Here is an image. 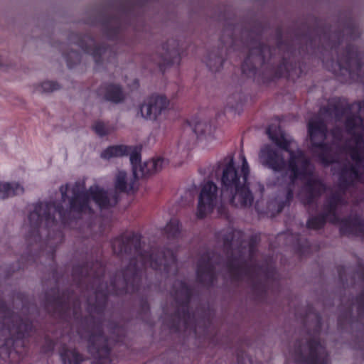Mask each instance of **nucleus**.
<instances>
[{"mask_svg":"<svg viewBox=\"0 0 364 364\" xmlns=\"http://www.w3.org/2000/svg\"><path fill=\"white\" fill-rule=\"evenodd\" d=\"M343 110L336 102H329L321 107L318 114L309 120L308 133L312 144V151L324 166L332 164L333 174L338 175V191H332L323 203L320 215L311 217L307 228L318 230L326 222L340 225L343 235L354 234L364 236V220L359 218H350L340 220L338 215L347 204L344 192L355 181L364 183V125L360 116H348L345 122L346 134L349 137L343 139V131L333 128L330 133L332 143L324 141L327 138L326 122L334 117L339 119Z\"/></svg>","mask_w":364,"mask_h":364,"instance_id":"1","label":"nucleus"},{"mask_svg":"<svg viewBox=\"0 0 364 364\" xmlns=\"http://www.w3.org/2000/svg\"><path fill=\"white\" fill-rule=\"evenodd\" d=\"M215 254L207 252L202 255L198 262L197 277L200 282L210 285L215 279L214 258Z\"/></svg>","mask_w":364,"mask_h":364,"instance_id":"15","label":"nucleus"},{"mask_svg":"<svg viewBox=\"0 0 364 364\" xmlns=\"http://www.w3.org/2000/svg\"><path fill=\"white\" fill-rule=\"evenodd\" d=\"M105 48H106L107 50L105 53H102L101 60H100V62L99 63H100L102 62V57L103 55H105L107 52L110 53V50H108V48L107 47H105Z\"/></svg>","mask_w":364,"mask_h":364,"instance_id":"41","label":"nucleus"},{"mask_svg":"<svg viewBox=\"0 0 364 364\" xmlns=\"http://www.w3.org/2000/svg\"><path fill=\"white\" fill-rule=\"evenodd\" d=\"M326 190V185L316 176H310L301 188L299 197L304 204H310Z\"/></svg>","mask_w":364,"mask_h":364,"instance_id":"14","label":"nucleus"},{"mask_svg":"<svg viewBox=\"0 0 364 364\" xmlns=\"http://www.w3.org/2000/svg\"><path fill=\"white\" fill-rule=\"evenodd\" d=\"M164 311L166 312V314H168V309H164Z\"/></svg>","mask_w":364,"mask_h":364,"instance_id":"44","label":"nucleus"},{"mask_svg":"<svg viewBox=\"0 0 364 364\" xmlns=\"http://www.w3.org/2000/svg\"><path fill=\"white\" fill-rule=\"evenodd\" d=\"M338 272H339V277L342 279H343V274H342L341 269H339Z\"/></svg>","mask_w":364,"mask_h":364,"instance_id":"42","label":"nucleus"},{"mask_svg":"<svg viewBox=\"0 0 364 364\" xmlns=\"http://www.w3.org/2000/svg\"><path fill=\"white\" fill-rule=\"evenodd\" d=\"M130 148L124 145L110 146L105 149L100 154L101 158L109 160L112 158L121 157L128 155Z\"/></svg>","mask_w":364,"mask_h":364,"instance_id":"19","label":"nucleus"},{"mask_svg":"<svg viewBox=\"0 0 364 364\" xmlns=\"http://www.w3.org/2000/svg\"><path fill=\"white\" fill-rule=\"evenodd\" d=\"M112 245L114 253L122 259H129V264L125 269L116 274L109 287L101 282L100 274L104 272V268L98 262L92 264L90 273L84 267H75L73 270L75 277L80 273V270L82 274L85 272L88 276H92L94 285L97 286L94 295L87 299L89 316L81 321L77 329L80 336L87 340L88 350L95 358L92 364H111L108 339L102 335V313L108 294H122L137 289L141 278L139 267L135 260L139 259L141 266L149 264L155 269L161 268L162 265L164 269L169 266L176 268V258L170 250L142 254L140 250L141 237L138 234H124L114 240Z\"/></svg>","mask_w":364,"mask_h":364,"instance_id":"2","label":"nucleus"},{"mask_svg":"<svg viewBox=\"0 0 364 364\" xmlns=\"http://www.w3.org/2000/svg\"><path fill=\"white\" fill-rule=\"evenodd\" d=\"M33 325L21 318L0 299V357H8L14 340L28 337Z\"/></svg>","mask_w":364,"mask_h":364,"instance_id":"8","label":"nucleus"},{"mask_svg":"<svg viewBox=\"0 0 364 364\" xmlns=\"http://www.w3.org/2000/svg\"><path fill=\"white\" fill-rule=\"evenodd\" d=\"M232 31V28L231 26H228V27L225 28L223 31V38H225V35L231 34Z\"/></svg>","mask_w":364,"mask_h":364,"instance_id":"38","label":"nucleus"},{"mask_svg":"<svg viewBox=\"0 0 364 364\" xmlns=\"http://www.w3.org/2000/svg\"><path fill=\"white\" fill-rule=\"evenodd\" d=\"M218 193V186L212 181H207L201 186L197 210L198 218H203L223 201L228 200V195L223 189L220 194Z\"/></svg>","mask_w":364,"mask_h":364,"instance_id":"10","label":"nucleus"},{"mask_svg":"<svg viewBox=\"0 0 364 364\" xmlns=\"http://www.w3.org/2000/svg\"><path fill=\"white\" fill-rule=\"evenodd\" d=\"M355 277H357L360 281V284L364 286V268L360 267L359 272H358ZM358 309L360 313L364 312V291L360 295L357 300Z\"/></svg>","mask_w":364,"mask_h":364,"instance_id":"25","label":"nucleus"},{"mask_svg":"<svg viewBox=\"0 0 364 364\" xmlns=\"http://www.w3.org/2000/svg\"><path fill=\"white\" fill-rule=\"evenodd\" d=\"M68 190V184L63 185L60 187L59 191L61 193V200L63 202H65L68 199L67 192Z\"/></svg>","mask_w":364,"mask_h":364,"instance_id":"37","label":"nucleus"},{"mask_svg":"<svg viewBox=\"0 0 364 364\" xmlns=\"http://www.w3.org/2000/svg\"><path fill=\"white\" fill-rule=\"evenodd\" d=\"M211 127L205 122H198L194 125L193 130L198 135H203L210 132Z\"/></svg>","mask_w":364,"mask_h":364,"instance_id":"31","label":"nucleus"},{"mask_svg":"<svg viewBox=\"0 0 364 364\" xmlns=\"http://www.w3.org/2000/svg\"><path fill=\"white\" fill-rule=\"evenodd\" d=\"M24 188L18 183H9L8 198L23 194Z\"/></svg>","mask_w":364,"mask_h":364,"instance_id":"32","label":"nucleus"},{"mask_svg":"<svg viewBox=\"0 0 364 364\" xmlns=\"http://www.w3.org/2000/svg\"><path fill=\"white\" fill-rule=\"evenodd\" d=\"M98 94L103 100L113 104L122 103L126 99L123 87L117 83L105 82L98 88Z\"/></svg>","mask_w":364,"mask_h":364,"instance_id":"16","label":"nucleus"},{"mask_svg":"<svg viewBox=\"0 0 364 364\" xmlns=\"http://www.w3.org/2000/svg\"><path fill=\"white\" fill-rule=\"evenodd\" d=\"M93 130L100 136H106L113 132L112 127L107 126L103 122L97 121L92 126Z\"/></svg>","mask_w":364,"mask_h":364,"instance_id":"27","label":"nucleus"},{"mask_svg":"<svg viewBox=\"0 0 364 364\" xmlns=\"http://www.w3.org/2000/svg\"><path fill=\"white\" fill-rule=\"evenodd\" d=\"M60 88V86L57 82L44 81L38 87V90L41 93H49Z\"/></svg>","mask_w":364,"mask_h":364,"instance_id":"28","label":"nucleus"},{"mask_svg":"<svg viewBox=\"0 0 364 364\" xmlns=\"http://www.w3.org/2000/svg\"><path fill=\"white\" fill-rule=\"evenodd\" d=\"M237 362L238 364H259L257 362H254L252 358L247 354H242L238 356Z\"/></svg>","mask_w":364,"mask_h":364,"instance_id":"35","label":"nucleus"},{"mask_svg":"<svg viewBox=\"0 0 364 364\" xmlns=\"http://www.w3.org/2000/svg\"><path fill=\"white\" fill-rule=\"evenodd\" d=\"M243 233L239 230H230L218 235V240L223 241L226 251V268L230 277L234 280L245 279L252 282L262 274L268 277L267 269L250 266L245 260L247 248L243 246Z\"/></svg>","mask_w":364,"mask_h":364,"instance_id":"5","label":"nucleus"},{"mask_svg":"<svg viewBox=\"0 0 364 364\" xmlns=\"http://www.w3.org/2000/svg\"><path fill=\"white\" fill-rule=\"evenodd\" d=\"M178 42L176 40L169 39L163 45V49L172 58L178 55Z\"/></svg>","mask_w":364,"mask_h":364,"instance_id":"26","label":"nucleus"},{"mask_svg":"<svg viewBox=\"0 0 364 364\" xmlns=\"http://www.w3.org/2000/svg\"><path fill=\"white\" fill-rule=\"evenodd\" d=\"M79 46L85 52L90 54L97 63L100 62L102 53L107 50L105 46H96L95 40L89 36H84L80 41Z\"/></svg>","mask_w":364,"mask_h":364,"instance_id":"18","label":"nucleus"},{"mask_svg":"<svg viewBox=\"0 0 364 364\" xmlns=\"http://www.w3.org/2000/svg\"><path fill=\"white\" fill-rule=\"evenodd\" d=\"M357 107L360 114H364V102H359L357 105Z\"/></svg>","mask_w":364,"mask_h":364,"instance_id":"39","label":"nucleus"},{"mask_svg":"<svg viewBox=\"0 0 364 364\" xmlns=\"http://www.w3.org/2000/svg\"><path fill=\"white\" fill-rule=\"evenodd\" d=\"M170 107V100L164 95L154 93L146 97L139 106L141 116L150 121H156Z\"/></svg>","mask_w":364,"mask_h":364,"instance_id":"11","label":"nucleus"},{"mask_svg":"<svg viewBox=\"0 0 364 364\" xmlns=\"http://www.w3.org/2000/svg\"><path fill=\"white\" fill-rule=\"evenodd\" d=\"M276 129V126L270 125L267 129L266 132L269 139L279 147L289 152L288 164H287L282 153L269 144L264 145L261 148L258 157L259 161L262 166L274 172L284 171L283 175L285 181L284 191L286 193V199L283 203V206H284L289 204L293 198L297 179L311 175L312 166L309 159L302 151H294L289 149L292 141L287 139L283 132L279 131V134H277Z\"/></svg>","mask_w":364,"mask_h":364,"instance_id":"4","label":"nucleus"},{"mask_svg":"<svg viewBox=\"0 0 364 364\" xmlns=\"http://www.w3.org/2000/svg\"><path fill=\"white\" fill-rule=\"evenodd\" d=\"M338 64L341 70L345 69L350 74L358 73L361 68L360 55L355 48L349 46L346 55L338 58Z\"/></svg>","mask_w":364,"mask_h":364,"instance_id":"17","label":"nucleus"},{"mask_svg":"<svg viewBox=\"0 0 364 364\" xmlns=\"http://www.w3.org/2000/svg\"><path fill=\"white\" fill-rule=\"evenodd\" d=\"M170 294L174 301V312L168 323V326L175 328L176 331L194 328V332L196 333L199 321H196L194 314L191 315L188 308L191 290L183 282L176 281L173 284Z\"/></svg>","mask_w":364,"mask_h":364,"instance_id":"9","label":"nucleus"},{"mask_svg":"<svg viewBox=\"0 0 364 364\" xmlns=\"http://www.w3.org/2000/svg\"><path fill=\"white\" fill-rule=\"evenodd\" d=\"M143 308H144V309H149V306H148L146 304H144V305L143 306Z\"/></svg>","mask_w":364,"mask_h":364,"instance_id":"43","label":"nucleus"},{"mask_svg":"<svg viewBox=\"0 0 364 364\" xmlns=\"http://www.w3.org/2000/svg\"><path fill=\"white\" fill-rule=\"evenodd\" d=\"M154 174V170L148 166V161L134 167V178H143Z\"/></svg>","mask_w":364,"mask_h":364,"instance_id":"23","label":"nucleus"},{"mask_svg":"<svg viewBox=\"0 0 364 364\" xmlns=\"http://www.w3.org/2000/svg\"><path fill=\"white\" fill-rule=\"evenodd\" d=\"M9 188V183H0V198L6 199L8 198L7 190Z\"/></svg>","mask_w":364,"mask_h":364,"instance_id":"36","label":"nucleus"},{"mask_svg":"<svg viewBox=\"0 0 364 364\" xmlns=\"http://www.w3.org/2000/svg\"><path fill=\"white\" fill-rule=\"evenodd\" d=\"M180 230V224L177 219H171L165 228L168 237L173 238L179 235Z\"/></svg>","mask_w":364,"mask_h":364,"instance_id":"24","label":"nucleus"},{"mask_svg":"<svg viewBox=\"0 0 364 364\" xmlns=\"http://www.w3.org/2000/svg\"><path fill=\"white\" fill-rule=\"evenodd\" d=\"M120 22L117 18L110 19L105 25L107 35L112 38L119 29Z\"/></svg>","mask_w":364,"mask_h":364,"instance_id":"29","label":"nucleus"},{"mask_svg":"<svg viewBox=\"0 0 364 364\" xmlns=\"http://www.w3.org/2000/svg\"><path fill=\"white\" fill-rule=\"evenodd\" d=\"M252 253H253V246H252V244H250V247H249V249H248V256L251 259H252Z\"/></svg>","mask_w":364,"mask_h":364,"instance_id":"40","label":"nucleus"},{"mask_svg":"<svg viewBox=\"0 0 364 364\" xmlns=\"http://www.w3.org/2000/svg\"><path fill=\"white\" fill-rule=\"evenodd\" d=\"M135 178H128L126 172L119 171L115 176V191L109 192L105 189L94 186L85 191L84 186L76 182L72 188L73 196L70 199L69 208L64 210L61 205L55 203H41L36 205L28 217L31 225L37 228L45 220L47 225L55 222V213H58L59 218L65 222L71 213H92L93 210L90 205L91 201L95 202L100 210L109 209L117 205L119 200V192L128 193L134 189Z\"/></svg>","mask_w":364,"mask_h":364,"instance_id":"3","label":"nucleus"},{"mask_svg":"<svg viewBox=\"0 0 364 364\" xmlns=\"http://www.w3.org/2000/svg\"><path fill=\"white\" fill-rule=\"evenodd\" d=\"M250 168L245 156H242L240 171L235 167L233 156L224 159L221 176L223 189L228 195V200L236 208L249 207L252 204L254 198L247 183Z\"/></svg>","mask_w":364,"mask_h":364,"instance_id":"7","label":"nucleus"},{"mask_svg":"<svg viewBox=\"0 0 364 364\" xmlns=\"http://www.w3.org/2000/svg\"><path fill=\"white\" fill-rule=\"evenodd\" d=\"M52 291H53V294H55V292L57 291V290L53 289V290H52Z\"/></svg>","mask_w":364,"mask_h":364,"instance_id":"45","label":"nucleus"},{"mask_svg":"<svg viewBox=\"0 0 364 364\" xmlns=\"http://www.w3.org/2000/svg\"><path fill=\"white\" fill-rule=\"evenodd\" d=\"M271 55L269 46L257 40L252 41L250 44L249 55L242 65V72L247 75L254 74L257 68L262 65Z\"/></svg>","mask_w":364,"mask_h":364,"instance_id":"12","label":"nucleus"},{"mask_svg":"<svg viewBox=\"0 0 364 364\" xmlns=\"http://www.w3.org/2000/svg\"><path fill=\"white\" fill-rule=\"evenodd\" d=\"M306 326L312 328L296 338L289 350V358L296 364H327L328 361L326 347L317 338L321 329V318L316 313L306 316Z\"/></svg>","mask_w":364,"mask_h":364,"instance_id":"6","label":"nucleus"},{"mask_svg":"<svg viewBox=\"0 0 364 364\" xmlns=\"http://www.w3.org/2000/svg\"><path fill=\"white\" fill-rule=\"evenodd\" d=\"M107 329L110 334L109 339L114 341H119L121 337L124 336V328L114 323H109L107 325Z\"/></svg>","mask_w":364,"mask_h":364,"instance_id":"22","label":"nucleus"},{"mask_svg":"<svg viewBox=\"0 0 364 364\" xmlns=\"http://www.w3.org/2000/svg\"><path fill=\"white\" fill-rule=\"evenodd\" d=\"M65 301V295L62 297L51 296L50 293L46 296V308L48 311L58 314L61 316H70L72 313L73 316L78 318V310L80 309L79 301H74V298L68 296Z\"/></svg>","mask_w":364,"mask_h":364,"instance_id":"13","label":"nucleus"},{"mask_svg":"<svg viewBox=\"0 0 364 364\" xmlns=\"http://www.w3.org/2000/svg\"><path fill=\"white\" fill-rule=\"evenodd\" d=\"M60 356L64 364H80L84 360L82 355L75 349L63 348Z\"/></svg>","mask_w":364,"mask_h":364,"instance_id":"20","label":"nucleus"},{"mask_svg":"<svg viewBox=\"0 0 364 364\" xmlns=\"http://www.w3.org/2000/svg\"><path fill=\"white\" fill-rule=\"evenodd\" d=\"M223 57L220 50L210 52L206 60L207 65L213 72H217L223 67Z\"/></svg>","mask_w":364,"mask_h":364,"instance_id":"21","label":"nucleus"},{"mask_svg":"<svg viewBox=\"0 0 364 364\" xmlns=\"http://www.w3.org/2000/svg\"><path fill=\"white\" fill-rule=\"evenodd\" d=\"M166 162L162 158H157L148 161V166L154 170V173L161 171L166 165Z\"/></svg>","mask_w":364,"mask_h":364,"instance_id":"30","label":"nucleus"},{"mask_svg":"<svg viewBox=\"0 0 364 364\" xmlns=\"http://www.w3.org/2000/svg\"><path fill=\"white\" fill-rule=\"evenodd\" d=\"M66 60L68 64V66L71 67L72 65L77 63L80 60V55L78 53L75 51H71L66 56Z\"/></svg>","mask_w":364,"mask_h":364,"instance_id":"33","label":"nucleus"},{"mask_svg":"<svg viewBox=\"0 0 364 364\" xmlns=\"http://www.w3.org/2000/svg\"><path fill=\"white\" fill-rule=\"evenodd\" d=\"M130 161L132 165V169H134V167H138L141 161V156L139 152L135 149L130 154Z\"/></svg>","mask_w":364,"mask_h":364,"instance_id":"34","label":"nucleus"}]
</instances>
